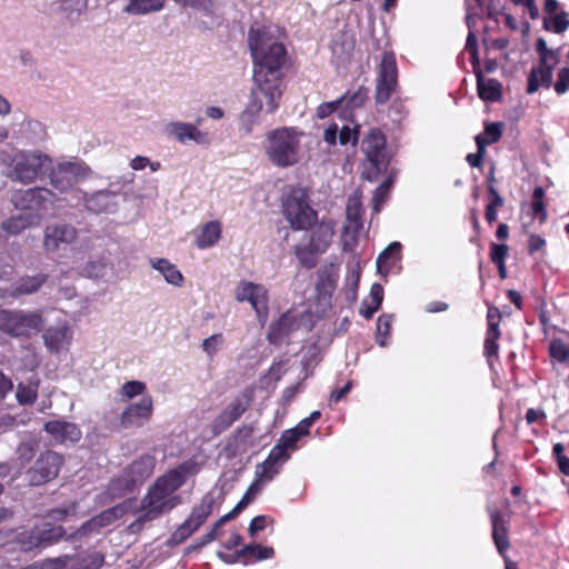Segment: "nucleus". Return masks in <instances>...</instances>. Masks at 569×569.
<instances>
[{
	"instance_id": "cd10ccee",
	"label": "nucleus",
	"mask_w": 569,
	"mask_h": 569,
	"mask_svg": "<svg viewBox=\"0 0 569 569\" xmlns=\"http://www.w3.org/2000/svg\"><path fill=\"white\" fill-rule=\"evenodd\" d=\"M298 327L299 322L295 315L290 311L284 312L277 321L270 326L268 339L271 343H279Z\"/></svg>"
},
{
	"instance_id": "0e129e2a",
	"label": "nucleus",
	"mask_w": 569,
	"mask_h": 569,
	"mask_svg": "<svg viewBox=\"0 0 569 569\" xmlns=\"http://www.w3.org/2000/svg\"><path fill=\"white\" fill-rule=\"evenodd\" d=\"M268 520L266 516L254 517L249 525L250 536L254 537L259 531L263 530L267 527Z\"/></svg>"
},
{
	"instance_id": "09e8293b",
	"label": "nucleus",
	"mask_w": 569,
	"mask_h": 569,
	"mask_svg": "<svg viewBox=\"0 0 569 569\" xmlns=\"http://www.w3.org/2000/svg\"><path fill=\"white\" fill-rule=\"evenodd\" d=\"M499 337H500L499 329H495L493 325L491 326V328H488L487 335H486V340H485V355L488 358L498 356L499 346H498L497 341H498Z\"/></svg>"
},
{
	"instance_id": "c03bdc74",
	"label": "nucleus",
	"mask_w": 569,
	"mask_h": 569,
	"mask_svg": "<svg viewBox=\"0 0 569 569\" xmlns=\"http://www.w3.org/2000/svg\"><path fill=\"white\" fill-rule=\"evenodd\" d=\"M392 316L382 315L378 318L377 321V341L381 347H386L388 345V339L391 333L392 328Z\"/></svg>"
},
{
	"instance_id": "79ce46f5",
	"label": "nucleus",
	"mask_w": 569,
	"mask_h": 569,
	"mask_svg": "<svg viewBox=\"0 0 569 569\" xmlns=\"http://www.w3.org/2000/svg\"><path fill=\"white\" fill-rule=\"evenodd\" d=\"M501 137V126L499 123H489L485 128V132L481 136H477L476 142L478 149L483 150L486 144L498 141Z\"/></svg>"
},
{
	"instance_id": "49530a36",
	"label": "nucleus",
	"mask_w": 569,
	"mask_h": 569,
	"mask_svg": "<svg viewBox=\"0 0 569 569\" xmlns=\"http://www.w3.org/2000/svg\"><path fill=\"white\" fill-rule=\"evenodd\" d=\"M543 26L547 30H551L556 33H562L569 27V14L565 11L555 14L550 19H545Z\"/></svg>"
},
{
	"instance_id": "37998d69",
	"label": "nucleus",
	"mask_w": 569,
	"mask_h": 569,
	"mask_svg": "<svg viewBox=\"0 0 569 569\" xmlns=\"http://www.w3.org/2000/svg\"><path fill=\"white\" fill-rule=\"evenodd\" d=\"M274 555L271 547H262L260 545H247L239 552V557H253L256 560L270 559Z\"/></svg>"
},
{
	"instance_id": "8fccbe9b",
	"label": "nucleus",
	"mask_w": 569,
	"mask_h": 569,
	"mask_svg": "<svg viewBox=\"0 0 569 569\" xmlns=\"http://www.w3.org/2000/svg\"><path fill=\"white\" fill-rule=\"evenodd\" d=\"M545 191L541 187L535 189L532 194V214L538 218L541 222L546 220L547 213L543 204Z\"/></svg>"
},
{
	"instance_id": "39448f33",
	"label": "nucleus",
	"mask_w": 569,
	"mask_h": 569,
	"mask_svg": "<svg viewBox=\"0 0 569 569\" xmlns=\"http://www.w3.org/2000/svg\"><path fill=\"white\" fill-rule=\"evenodd\" d=\"M50 158L39 150L16 149L1 152L0 164L3 174L12 181L30 184L42 177L50 166Z\"/></svg>"
},
{
	"instance_id": "7c9ffc66",
	"label": "nucleus",
	"mask_w": 569,
	"mask_h": 569,
	"mask_svg": "<svg viewBox=\"0 0 569 569\" xmlns=\"http://www.w3.org/2000/svg\"><path fill=\"white\" fill-rule=\"evenodd\" d=\"M150 266L157 270L163 279L174 287H182L184 282L183 274L179 271L176 264L164 258H151Z\"/></svg>"
},
{
	"instance_id": "69168bd1",
	"label": "nucleus",
	"mask_w": 569,
	"mask_h": 569,
	"mask_svg": "<svg viewBox=\"0 0 569 569\" xmlns=\"http://www.w3.org/2000/svg\"><path fill=\"white\" fill-rule=\"evenodd\" d=\"M76 505L72 503L69 508H58L49 512L48 518L53 521L64 520L69 515L73 513Z\"/></svg>"
},
{
	"instance_id": "a19ab883",
	"label": "nucleus",
	"mask_w": 569,
	"mask_h": 569,
	"mask_svg": "<svg viewBox=\"0 0 569 569\" xmlns=\"http://www.w3.org/2000/svg\"><path fill=\"white\" fill-rule=\"evenodd\" d=\"M301 437L293 429H288L282 432L277 445L272 448L273 450L279 449L280 455L290 459L291 452L297 449V442Z\"/></svg>"
},
{
	"instance_id": "e433bc0d",
	"label": "nucleus",
	"mask_w": 569,
	"mask_h": 569,
	"mask_svg": "<svg viewBox=\"0 0 569 569\" xmlns=\"http://www.w3.org/2000/svg\"><path fill=\"white\" fill-rule=\"evenodd\" d=\"M164 7V0H129L124 11L129 14H147L160 11Z\"/></svg>"
},
{
	"instance_id": "4be33fe9",
	"label": "nucleus",
	"mask_w": 569,
	"mask_h": 569,
	"mask_svg": "<svg viewBox=\"0 0 569 569\" xmlns=\"http://www.w3.org/2000/svg\"><path fill=\"white\" fill-rule=\"evenodd\" d=\"M558 64V60L550 57H543L539 61V66L533 68L528 78V93H535L542 86L550 87L552 82L553 69Z\"/></svg>"
},
{
	"instance_id": "c85d7f7f",
	"label": "nucleus",
	"mask_w": 569,
	"mask_h": 569,
	"mask_svg": "<svg viewBox=\"0 0 569 569\" xmlns=\"http://www.w3.org/2000/svg\"><path fill=\"white\" fill-rule=\"evenodd\" d=\"M44 430L50 433L54 440L66 442H76L81 438L79 428L66 421H49L44 425Z\"/></svg>"
},
{
	"instance_id": "9b49d317",
	"label": "nucleus",
	"mask_w": 569,
	"mask_h": 569,
	"mask_svg": "<svg viewBox=\"0 0 569 569\" xmlns=\"http://www.w3.org/2000/svg\"><path fill=\"white\" fill-rule=\"evenodd\" d=\"M254 395V389L248 387L239 392L216 417L212 422V431L219 435L230 428L249 408Z\"/></svg>"
},
{
	"instance_id": "393cba45",
	"label": "nucleus",
	"mask_w": 569,
	"mask_h": 569,
	"mask_svg": "<svg viewBox=\"0 0 569 569\" xmlns=\"http://www.w3.org/2000/svg\"><path fill=\"white\" fill-rule=\"evenodd\" d=\"M46 523L42 528H36L29 533L28 539H22L21 543L24 549H32L41 545L52 543L60 539L64 533L63 528L50 527Z\"/></svg>"
},
{
	"instance_id": "b1692460",
	"label": "nucleus",
	"mask_w": 569,
	"mask_h": 569,
	"mask_svg": "<svg viewBox=\"0 0 569 569\" xmlns=\"http://www.w3.org/2000/svg\"><path fill=\"white\" fill-rule=\"evenodd\" d=\"M84 194V204L88 210L101 213V212H113L117 209V196L116 190H100L91 194Z\"/></svg>"
},
{
	"instance_id": "f03ea898",
	"label": "nucleus",
	"mask_w": 569,
	"mask_h": 569,
	"mask_svg": "<svg viewBox=\"0 0 569 569\" xmlns=\"http://www.w3.org/2000/svg\"><path fill=\"white\" fill-rule=\"evenodd\" d=\"M248 43L253 60V76L278 78L287 61V51L280 39V30L274 26L254 24L250 28Z\"/></svg>"
},
{
	"instance_id": "2f4dec72",
	"label": "nucleus",
	"mask_w": 569,
	"mask_h": 569,
	"mask_svg": "<svg viewBox=\"0 0 569 569\" xmlns=\"http://www.w3.org/2000/svg\"><path fill=\"white\" fill-rule=\"evenodd\" d=\"M477 89L485 101H497L501 97V83L492 78H486L481 69L476 68Z\"/></svg>"
},
{
	"instance_id": "6e6552de",
	"label": "nucleus",
	"mask_w": 569,
	"mask_h": 569,
	"mask_svg": "<svg viewBox=\"0 0 569 569\" xmlns=\"http://www.w3.org/2000/svg\"><path fill=\"white\" fill-rule=\"evenodd\" d=\"M216 502L213 492L206 493L200 502L191 509L188 518L171 535L169 542L180 545L191 537L213 512Z\"/></svg>"
},
{
	"instance_id": "f3484780",
	"label": "nucleus",
	"mask_w": 569,
	"mask_h": 569,
	"mask_svg": "<svg viewBox=\"0 0 569 569\" xmlns=\"http://www.w3.org/2000/svg\"><path fill=\"white\" fill-rule=\"evenodd\" d=\"M43 325L42 312L18 310L14 311L10 336L29 338L40 332Z\"/></svg>"
},
{
	"instance_id": "13d9d810",
	"label": "nucleus",
	"mask_w": 569,
	"mask_h": 569,
	"mask_svg": "<svg viewBox=\"0 0 569 569\" xmlns=\"http://www.w3.org/2000/svg\"><path fill=\"white\" fill-rule=\"evenodd\" d=\"M262 487L263 486L254 479V481L248 488L247 492L244 493V496L242 497V499L239 501V503L237 506H241V510H242L256 498V496L260 492Z\"/></svg>"
},
{
	"instance_id": "774afa93",
	"label": "nucleus",
	"mask_w": 569,
	"mask_h": 569,
	"mask_svg": "<svg viewBox=\"0 0 569 569\" xmlns=\"http://www.w3.org/2000/svg\"><path fill=\"white\" fill-rule=\"evenodd\" d=\"M536 49L539 53V61H542L543 57H550L553 60L559 61V57H558L557 52L548 49L547 42L542 38L538 39Z\"/></svg>"
},
{
	"instance_id": "1a4fd4ad",
	"label": "nucleus",
	"mask_w": 569,
	"mask_h": 569,
	"mask_svg": "<svg viewBox=\"0 0 569 569\" xmlns=\"http://www.w3.org/2000/svg\"><path fill=\"white\" fill-rule=\"evenodd\" d=\"M154 466L153 456H141L128 467L123 477L112 480L109 486L111 496L114 498L129 492L136 483L142 482L152 475Z\"/></svg>"
},
{
	"instance_id": "6ab92c4d",
	"label": "nucleus",
	"mask_w": 569,
	"mask_h": 569,
	"mask_svg": "<svg viewBox=\"0 0 569 569\" xmlns=\"http://www.w3.org/2000/svg\"><path fill=\"white\" fill-rule=\"evenodd\" d=\"M42 339L50 352L59 353L69 349L73 339V332L68 321H62L57 326L47 328Z\"/></svg>"
},
{
	"instance_id": "ea45409f",
	"label": "nucleus",
	"mask_w": 569,
	"mask_h": 569,
	"mask_svg": "<svg viewBox=\"0 0 569 569\" xmlns=\"http://www.w3.org/2000/svg\"><path fill=\"white\" fill-rule=\"evenodd\" d=\"M39 389V380L30 378L26 382H20L17 388V400L21 405H31L34 402Z\"/></svg>"
},
{
	"instance_id": "dca6fc26",
	"label": "nucleus",
	"mask_w": 569,
	"mask_h": 569,
	"mask_svg": "<svg viewBox=\"0 0 569 569\" xmlns=\"http://www.w3.org/2000/svg\"><path fill=\"white\" fill-rule=\"evenodd\" d=\"M62 461V457L53 451L41 455L34 467L29 470L30 483L40 486L54 479L59 473Z\"/></svg>"
},
{
	"instance_id": "4c0bfd02",
	"label": "nucleus",
	"mask_w": 569,
	"mask_h": 569,
	"mask_svg": "<svg viewBox=\"0 0 569 569\" xmlns=\"http://www.w3.org/2000/svg\"><path fill=\"white\" fill-rule=\"evenodd\" d=\"M362 221H347L343 226L341 242L345 251H352L358 244Z\"/></svg>"
},
{
	"instance_id": "423d86ee",
	"label": "nucleus",
	"mask_w": 569,
	"mask_h": 569,
	"mask_svg": "<svg viewBox=\"0 0 569 569\" xmlns=\"http://www.w3.org/2000/svg\"><path fill=\"white\" fill-rule=\"evenodd\" d=\"M335 234L332 221H321L310 232L308 241L295 248V253L301 266L311 269L317 264V257L327 251Z\"/></svg>"
},
{
	"instance_id": "5fc2aeb1",
	"label": "nucleus",
	"mask_w": 569,
	"mask_h": 569,
	"mask_svg": "<svg viewBox=\"0 0 569 569\" xmlns=\"http://www.w3.org/2000/svg\"><path fill=\"white\" fill-rule=\"evenodd\" d=\"M391 188V181L390 180H386L383 181L376 190L375 194H373V211L375 212H379L382 204L385 203L387 197H388V193H389V190Z\"/></svg>"
},
{
	"instance_id": "aec40b11",
	"label": "nucleus",
	"mask_w": 569,
	"mask_h": 569,
	"mask_svg": "<svg viewBox=\"0 0 569 569\" xmlns=\"http://www.w3.org/2000/svg\"><path fill=\"white\" fill-rule=\"evenodd\" d=\"M77 238V230L69 224H51L44 230L43 247L47 251H57L72 243Z\"/></svg>"
},
{
	"instance_id": "c9c22d12",
	"label": "nucleus",
	"mask_w": 569,
	"mask_h": 569,
	"mask_svg": "<svg viewBox=\"0 0 569 569\" xmlns=\"http://www.w3.org/2000/svg\"><path fill=\"white\" fill-rule=\"evenodd\" d=\"M47 281V276L37 273L33 276L21 277L14 284V295H31L37 292Z\"/></svg>"
},
{
	"instance_id": "412c9836",
	"label": "nucleus",
	"mask_w": 569,
	"mask_h": 569,
	"mask_svg": "<svg viewBox=\"0 0 569 569\" xmlns=\"http://www.w3.org/2000/svg\"><path fill=\"white\" fill-rule=\"evenodd\" d=\"M386 139L379 130H371L362 142V149L376 172L386 166Z\"/></svg>"
},
{
	"instance_id": "de8ad7c7",
	"label": "nucleus",
	"mask_w": 569,
	"mask_h": 569,
	"mask_svg": "<svg viewBox=\"0 0 569 569\" xmlns=\"http://www.w3.org/2000/svg\"><path fill=\"white\" fill-rule=\"evenodd\" d=\"M362 217V206L361 198L356 192L348 198L347 208H346V220L347 221H361Z\"/></svg>"
},
{
	"instance_id": "20e7f679",
	"label": "nucleus",
	"mask_w": 569,
	"mask_h": 569,
	"mask_svg": "<svg viewBox=\"0 0 569 569\" xmlns=\"http://www.w3.org/2000/svg\"><path fill=\"white\" fill-rule=\"evenodd\" d=\"M306 133L297 127H281L267 132L263 151L268 161L277 168H289L300 162L302 139Z\"/></svg>"
},
{
	"instance_id": "a878e982",
	"label": "nucleus",
	"mask_w": 569,
	"mask_h": 569,
	"mask_svg": "<svg viewBox=\"0 0 569 569\" xmlns=\"http://www.w3.org/2000/svg\"><path fill=\"white\" fill-rule=\"evenodd\" d=\"M104 561V556L99 552H91L83 556L64 557L56 560L61 569H99Z\"/></svg>"
},
{
	"instance_id": "2eb2a0df",
	"label": "nucleus",
	"mask_w": 569,
	"mask_h": 569,
	"mask_svg": "<svg viewBox=\"0 0 569 569\" xmlns=\"http://www.w3.org/2000/svg\"><path fill=\"white\" fill-rule=\"evenodd\" d=\"M200 119L197 123L181 120H171L163 124V134L180 144L193 142L198 146H208L211 142L209 132L199 128Z\"/></svg>"
},
{
	"instance_id": "5701e85b",
	"label": "nucleus",
	"mask_w": 569,
	"mask_h": 569,
	"mask_svg": "<svg viewBox=\"0 0 569 569\" xmlns=\"http://www.w3.org/2000/svg\"><path fill=\"white\" fill-rule=\"evenodd\" d=\"M287 461L286 457L280 455L279 449H271L267 459L256 466L254 479L264 486L280 472Z\"/></svg>"
},
{
	"instance_id": "864d4df0",
	"label": "nucleus",
	"mask_w": 569,
	"mask_h": 569,
	"mask_svg": "<svg viewBox=\"0 0 569 569\" xmlns=\"http://www.w3.org/2000/svg\"><path fill=\"white\" fill-rule=\"evenodd\" d=\"M38 448V443L34 440H28L20 443L17 449V455L22 463L29 462Z\"/></svg>"
},
{
	"instance_id": "052dcab7",
	"label": "nucleus",
	"mask_w": 569,
	"mask_h": 569,
	"mask_svg": "<svg viewBox=\"0 0 569 569\" xmlns=\"http://www.w3.org/2000/svg\"><path fill=\"white\" fill-rule=\"evenodd\" d=\"M358 140V127L350 128L349 126L342 127L339 134V141L341 144L349 142L356 143Z\"/></svg>"
},
{
	"instance_id": "a18cd8bd",
	"label": "nucleus",
	"mask_w": 569,
	"mask_h": 569,
	"mask_svg": "<svg viewBox=\"0 0 569 569\" xmlns=\"http://www.w3.org/2000/svg\"><path fill=\"white\" fill-rule=\"evenodd\" d=\"M223 345V335L214 333L202 341L201 349L209 359H212L222 349Z\"/></svg>"
},
{
	"instance_id": "e2e57ef3",
	"label": "nucleus",
	"mask_w": 569,
	"mask_h": 569,
	"mask_svg": "<svg viewBox=\"0 0 569 569\" xmlns=\"http://www.w3.org/2000/svg\"><path fill=\"white\" fill-rule=\"evenodd\" d=\"M14 311L0 310V330L10 335Z\"/></svg>"
},
{
	"instance_id": "bf43d9fd",
	"label": "nucleus",
	"mask_w": 569,
	"mask_h": 569,
	"mask_svg": "<svg viewBox=\"0 0 569 569\" xmlns=\"http://www.w3.org/2000/svg\"><path fill=\"white\" fill-rule=\"evenodd\" d=\"M555 90L562 94L569 90V68H562L558 72V79L555 83Z\"/></svg>"
},
{
	"instance_id": "f8f14e48",
	"label": "nucleus",
	"mask_w": 569,
	"mask_h": 569,
	"mask_svg": "<svg viewBox=\"0 0 569 569\" xmlns=\"http://www.w3.org/2000/svg\"><path fill=\"white\" fill-rule=\"evenodd\" d=\"M398 87V69L392 53H385L378 67L375 100L377 104H385Z\"/></svg>"
},
{
	"instance_id": "6e6d98bb",
	"label": "nucleus",
	"mask_w": 569,
	"mask_h": 569,
	"mask_svg": "<svg viewBox=\"0 0 569 569\" xmlns=\"http://www.w3.org/2000/svg\"><path fill=\"white\" fill-rule=\"evenodd\" d=\"M550 356L559 362H565L569 357L568 347L560 340H555L549 347Z\"/></svg>"
},
{
	"instance_id": "f257e3e1",
	"label": "nucleus",
	"mask_w": 569,
	"mask_h": 569,
	"mask_svg": "<svg viewBox=\"0 0 569 569\" xmlns=\"http://www.w3.org/2000/svg\"><path fill=\"white\" fill-rule=\"evenodd\" d=\"M199 471L200 466L193 460H188L159 477L142 498L139 517L131 528L153 521L181 505L182 499L177 493L178 489Z\"/></svg>"
},
{
	"instance_id": "bb28decb",
	"label": "nucleus",
	"mask_w": 569,
	"mask_h": 569,
	"mask_svg": "<svg viewBox=\"0 0 569 569\" xmlns=\"http://www.w3.org/2000/svg\"><path fill=\"white\" fill-rule=\"evenodd\" d=\"M126 512L123 506H116L102 511L97 517L90 519L81 527V535L98 532L100 529L111 525L114 520L121 518Z\"/></svg>"
},
{
	"instance_id": "c756f323",
	"label": "nucleus",
	"mask_w": 569,
	"mask_h": 569,
	"mask_svg": "<svg viewBox=\"0 0 569 569\" xmlns=\"http://www.w3.org/2000/svg\"><path fill=\"white\" fill-rule=\"evenodd\" d=\"M222 227L219 221H209L196 232L194 243L199 249L211 248L219 242Z\"/></svg>"
},
{
	"instance_id": "603ef678",
	"label": "nucleus",
	"mask_w": 569,
	"mask_h": 569,
	"mask_svg": "<svg viewBox=\"0 0 569 569\" xmlns=\"http://www.w3.org/2000/svg\"><path fill=\"white\" fill-rule=\"evenodd\" d=\"M146 383L138 380L126 382L121 388V396L126 399H132L146 391Z\"/></svg>"
},
{
	"instance_id": "338daca9",
	"label": "nucleus",
	"mask_w": 569,
	"mask_h": 569,
	"mask_svg": "<svg viewBox=\"0 0 569 569\" xmlns=\"http://www.w3.org/2000/svg\"><path fill=\"white\" fill-rule=\"evenodd\" d=\"M368 98V90L360 88L356 91L352 97L348 100L347 104L350 108H360Z\"/></svg>"
},
{
	"instance_id": "680f3d73",
	"label": "nucleus",
	"mask_w": 569,
	"mask_h": 569,
	"mask_svg": "<svg viewBox=\"0 0 569 569\" xmlns=\"http://www.w3.org/2000/svg\"><path fill=\"white\" fill-rule=\"evenodd\" d=\"M508 253L506 244L492 243L490 248V258L493 263L503 262Z\"/></svg>"
},
{
	"instance_id": "7ed1b4c3",
	"label": "nucleus",
	"mask_w": 569,
	"mask_h": 569,
	"mask_svg": "<svg viewBox=\"0 0 569 569\" xmlns=\"http://www.w3.org/2000/svg\"><path fill=\"white\" fill-rule=\"evenodd\" d=\"M282 96L281 81L278 78H258L253 76V87L249 100L239 116V131L250 136L260 124L262 113H273Z\"/></svg>"
},
{
	"instance_id": "0eeeda50",
	"label": "nucleus",
	"mask_w": 569,
	"mask_h": 569,
	"mask_svg": "<svg viewBox=\"0 0 569 569\" xmlns=\"http://www.w3.org/2000/svg\"><path fill=\"white\" fill-rule=\"evenodd\" d=\"M283 216L295 230H306L313 226L318 219L317 212L311 208L302 190H293L283 201Z\"/></svg>"
},
{
	"instance_id": "f704fd0d",
	"label": "nucleus",
	"mask_w": 569,
	"mask_h": 569,
	"mask_svg": "<svg viewBox=\"0 0 569 569\" xmlns=\"http://www.w3.org/2000/svg\"><path fill=\"white\" fill-rule=\"evenodd\" d=\"M491 522H492L493 541L496 543V547H497L499 553L503 556V553L509 548L506 521L499 513H493L491 516Z\"/></svg>"
},
{
	"instance_id": "4d7b16f0",
	"label": "nucleus",
	"mask_w": 569,
	"mask_h": 569,
	"mask_svg": "<svg viewBox=\"0 0 569 569\" xmlns=\"http://www.w3.org/2000/svg\"><path fill=\"white\" fill-rule=\"evenodd\" d=\"M177 3L183 7H190L206 13H210L213 10V3L211 0H174Z\"/></svg>"
},
{
	"instance_id": "9d476101",
	"label": "nucleus",
	"mask_w": 569,
	"mask_h": 569,
	"mask_svg": "<svg viewBox=\"0 0 569 569\" xmlns=\"http://www.w3.org/2000/svg\"><path fill=\"white\" fill-rule=\"evenodd\" d=\"M54 194L47 188H32L17 192L12 203L23 213L36 216L37 222L53 203Z\"/></svg>"
},
{
	"instance_id": "72a5a7b5",
	"label": "nucleus",
	"mask_w": 569,
	"mask_h": 569,
	"mask_svg": "<svg viewBox=\"0 0 569 569\" xmlns=\"http://www.w3.org/2000/svg\"><path fill=\"white\" fill-rule=\"evenodd\" d=\"M383 300V288L379 283H373L370 289L369 297L366 298L360 308V313L370 319L376 311L381 307Z\"/></svg>"
},
{
	"instance_id": "a211bd4d",
	"label": "nucleus",
	"mask_w": 569,
	"mask_h": 569,
	"mask_svg": "<svg viewBox=\"0 0 569 569\" xmlns=\"http://www.w3.org/2000/svg\"><path fill=\"white\" fill-rule=\"evenodd\" d=\"M153 402L150 396L142 397L138 402L129 405L120 417L123 428L141 427L150 420Z\"/></svg>"
},
{
	"instance_id": "4468645a",
	"label": "nucleus",
	"mask_w": 569,
	"mask_h": 569,
	"mask_svg": "<svg viewBox=\"0 0 569 569\" xmlns=\"http://www.w3.org/2000/svg\"><path fill=\"white\" fill-rule=\"evenodd\" d=\"M233 295L238 302L250 303L260 320H266L269 311V292L263 284L241 280L236 286Z\"/></svg>"
},
{
	"instance_id": "ddd939ff",
	"label": "nucleus",
	"mask_w": 569,
	"mask_h": 569,
	"mask_svg": "<svg viewBox=\"0 0 569 569\" xmlns=\"http://www.w3.org/2000/svg\"><path fill=\"white\" fill-rule=\"evenodd\" d=\"M91 169L82 161H64L58 163L51 171L50 182L59 191L66 192L78 182L87 179Z\"/></svg>"
},
{
	"instance_id": "473e14b6",
	"label": "nucleus",
	"mask_w": 569,
	"mask_h": 569,
	"mask_svg": "<svg viewBox=\"0 0 569 569\" xmlns=\"http://www.w3.org/2000/svg\"><path fill=\"white\" fill-rule=\"evenodd\" d=\"M401 259V243H390L378 257L377 268L381 274H388L391 268Z\"/></svg>"
},
{
	"instance_id": "58836bf2",
	"label": "nucleus",
	"mask_w": 569,
	"mask_h": 569,
	"mask_svg": "<svg viewBox=\"0 0 569 569\" xmlns=\"http://www.w3.org/2000/svg\"><path fill=\"white\" fill-rule=\"evenodd\" d=\"M37 223V217L27 214V213H19L18 216H14L8 220H6L2 223L3 230H6L8 233L17 234L24 230L28 227H31Z\"/></svg>"
},
{
	"instance_id": "3c124183",
	"label": "nucleus",
	"mask_w": 569,
	"mask_h": 569,
	"mask_svg": "<svg viewBox=\"0 0 569 569\" xmlns=\"http://www.w3.org/2000/svg\"><path fill=\"white\" fill-rule=\"evenodd\" d=\"M489 192L492 196V199L487 206L486 219L489 223H492L497 219V210L502 206L503 200L492 186L489 187Z\"/></svg>"
}]
</instances>
